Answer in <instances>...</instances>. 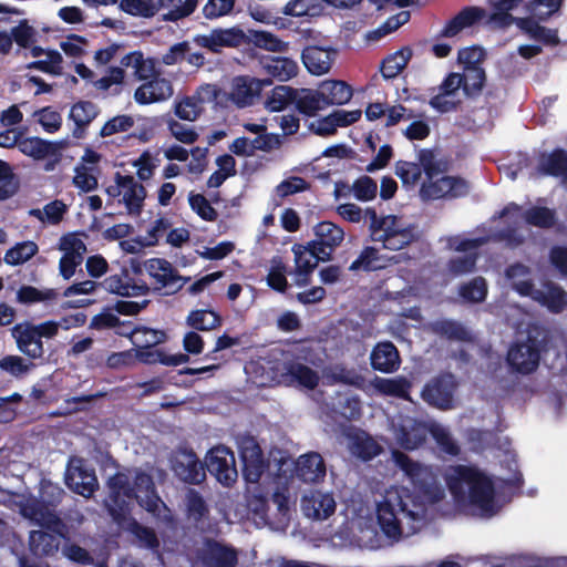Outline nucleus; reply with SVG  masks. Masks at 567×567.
I'll return each mask as SVG.
<instances>
[{
  "mask_svg": "<svg viewBox=\"0 0 567 567\" xmlns=\"http://www.w3.org/2000/svg\"><path fill=\"white\" fill-rule=\"evenodd\" d=\"M535 301L553 313H560L567 308V292L559 285L547 281L544 289L537 292Z\"/></svg>",
  "mask_w": 567,
  "mask_h": 567,
  "instance_id": "36",
  "label": "nucleus"
},
{
  "mask_svg": "<svg viewBox=\"0 0 567 567\" xmlns=\"http://www.w3.org/2000/svg\"><path fill=\"white\" fill-rule=\"evenodd\" d=\"M64 483L69 489L85 498H90L99 489V481L94 468L87 466L81 457H71L68 462Z\"/></svg>",
  "mask_w": 567,
  "mask_h": 567,
  "instance_id": "8",
  "label": "nucleus"
},
{
  "mask_svg": "<svg viewBox=\"0 0 567 567\" xmlns=\"http://www.w3.org/2000/svg\"><path fill=\"white\" fill-rule=\"evenodd\" d=\"M174 475L188 485H199L206 480L205 464L192 449H178L171 458Z\"/></svg>",
  "mask_w": 567,
  "mask_h": 567,
  "instance_id": "13",
  "label": "nucleus"
},
{
  "mask_svg": "<svg viewBox=\"0 0 567 567\" xmlns=\"http://www.w3.org/2000/svg\"><path fill=\"white\" fill-rule=\"evenodd\" d=\"M284 375L291 382H296L309 390H313L319 383V375L315 370L296 361H290L285 364Z\"/></svg>",
  "mask_w": 567,
  "mask_h": 567,
  "instance_id": "38",
  "label": "nucleus"
},
{
  "mask_svg": "<svg viewBox=\"0 0 567 567\" xmlns=\"http://www.w3.org/2000/svg\"><path fill=\"white\" fill-rule=\"evenodd\" d=\"M188 203L190 208L206 221H215L218 218L217 210L202 194H189Z\"/></svg>",
  "mask_w": 567,
  "mask_h": 567,
  "instance_id": "64",
  "label": "nucleus"
},
{
  "mask_svg": "<svg viewBox=\"0 0 567 567\" xmlns=\"http://www.w3.org/2000/svg\"><path fill=\"white\" fill-rule=\"evenodd\" d=\"M540 361V346L536 338L527 336L523 342H516L507 351L506 362L511 371L530 374L537 370Z\"/></svg>",
  "mask_w": 567,
  "mask_h": 567,
  "instance_id": "9",
  "label": "nucleus"
},
{
  "mask_svg": "<svg viewBox=\"0 0 567 567\" xmlns=\"http://www.w3.org/2000/svg\"><path fill=\"white\" fill-rule=\"evenodd\" d=\"M391 455L395 465L410 480L417 497L422 498L423 502L434 504L444 497V491L441 488L437 476L431 466L412 460L399 450H393Z\"/></svg>",
  "mask_w": 567,
  "mask_h": 567,
  "instance_id": "3",
  "label": "nucleus"
},
{
  "mask_svg": "<svg viewBox=\"0 0 567 567\" xmlns=\"http://www.w3.org/2000/svg\"><path fill=\"white\" fill-rule=\"evenodd\" d=\"M352 192L358 200L370 202L377 197L378 185L372 177L363 175L353 182Z\"/></svg>",
  "mask_w": 567,
  "mask_h": 567,
  "instance_id": "61",
  "label": "nucleus"
},
{
  "mask_svg": "<svg viewBox=\"0 0 567 567\" xmlns=\"http://www.w3.org/2000/svg\"><path fill=\"white\" fill-rule=\"evenodd\" d=\"M370 364L373 370L382 373L398 371L401 364L398 348L391 341L378 342L370 353Z\"/></svg>",
  "mask_w": 567,
  "mask_h": 567,
  "instance_id": "22",
  "label": "nucleus"
},
{
  "mask_svg": "<svg viewBox=\"0 0 567 567\" xmlns=\"http://www.w3.org/2000/svg\"><path fill=\"white\" fill-rule=\"evenodd\" d=\"M193 43L212 54H221L224 49H238L250 44V37L239 27L214 28L208 33L196 34Z\"/></svg>",
  "mask_w": 567,
  "mask_h": 567,
  "instance_id": "6",
  "label": "nucleus"
},
{
  "mask_svg": "<svg viewBox=\"0 0 567 567\" xmlns=\"http://www.w3.org/2000/svg\"><path fill=\"white\" fill-rule=\"evenodd\" d=\"M398 506L399 511L390 501L385 499L379 503L377 507L378 525L383 535L393 542L400 540L403 533L399 514L414 523L421 520L424 513L422 504L412 501V507H409L408 501L402 496L398 498Z\"/></svg>",
  "mask_w": 567,
  "mask_h": 567,
  "instance_id": "4",
  "label": "nucleus"
},
{
  "mask_svg": "<svg viewBox=\"0 0 567 567\" xmlns=\"http://www.w3.org/2000/svg\"><path fill=\"white\" fill-rule=\"evenodd\" d=\"M298 89L288 85L275 86L268 95L265 105L271 112H279L295 103Z\"/></svg>",
  "mask_w": 567,
  "mask_h": 567,
  "instance_id": "49",
  "label": "nucleus"
},
{
  "mask_svg": "<svg viewBox=\"0 0 567 567\" xmlns=\"http://www.w3.org/2000/svg\"><path fill=\"white\" fill-rule=\"evenodd\" d=\"M530 176L536 178L550 176L567 183V151L556 147L551 152H538Z\"/></svg>",
  "mask_w": 567,
  "mask_h": 567,
  "instance_id": "14",
  "label": "nucleus"
},
{
  "mask_svg": "<svg viewBox=\"0 0 567 567\" xmlns=\"http://www.w3.org/2000/svg\"><path fill=\"white\" fill-rule=\"evenodd\" d=\"M427 439V429L422 423H414L411 427L402 426L398 442L404 450L412 451L422 446Z\"/></svg>",
  "mask_w": 567,
  "mask_h": 567,
  "instance_id": "45",
  "label": "nucleus"
},
{
  "mask_svg": "<svg viewBox=\"0 0 567 567\" xmlns=\"http://www.w3.org/2000/svg\"><path fill=\"white\" fill-rule=\"evenodd\" d=\"M145 269L153 279L155 290H165L163 295H173L178 292L183 286L190 279L183 277L177 269L164 258H151L145 261Z\"/></svg>",
  "mask_w": 567,
  "mask_h": 567,
  "instance_id": "10",
  "label": "nucleus"
},
{
  "mask_svg": "<svg viewBox=\"0 0 567 567\" xmlns=\"http://www.w3.org/2000/svg\"><path fill=\"white\" fill-rule=\"evenodd\" d=\"M486 17V10L481 7H465L450 19L440 32L442 38H453L466 28H471Z\"/></svg>",
  "mask_w": 567,
  "mask_h": 567,
  "instance_id": "24",
  "label": "nucleus"
},
{
  "mask_svg": "<svg viewBox=\"0 0 567 567\" xmlns=\"http://www.w3.org/2000/svg\"><path fill=\"white\" fill-rule=\"evenodd\" d=\"M517 27L529 38L543 43L544 45L556 47L560 43L556 29H549L540 25L533 17L519 18Z\"/></svg>",
  "mask_w": 567,
  "mask_h": 567,
  "instance_id": "34",
  "label": "nucleus"
},
{
  "mask_svg": "<svg viewBox=\"0 0 567 567\" xmlns=\"http://www.w3.org/2000/svg\"><path fill=\"white\" fill-rule=\"evenodd\" d=\"M91 167L84 164L78 165L74 169L75 175L73 177V184L81 192L90 193L97 188V177L92 173Z\"/></svg>",
  "mask_w": 567,
  "mask_h": 567,
  "instance_id": "63",
  "label": "nucleus"
},
{
  "mask_svg": "<svg viewBox=\"0 0 567 567\" xmlns=\"http://www.w3.org/2000/svg\"><path fill=\"white\" fill-rule=\"evenodd\" d=\"M206 567H236L238 564L237 550L214 538H206L200 555Z\"/></svg>",
  "mask_w": 567,
  "mask_h": 567,
  "instance_id": "18",
  "label": "nucleus"
},
{
  "mask_svg": "<svg viewBox=\"0 0 567 567\" xmlns=\"http://www.w3.org/2000/svg\"><path fill=\"white\" fill-rule=\"evenodd\" d=\"M458 295L467 302H483L487 297V284L483 277H475L468 282L461 285Z\"/></svg>",
  "mask_w": 567,
  "mask_h": 567,
  "instance_id": "54",
  "label": "nucleus"
},
{
  "mask_svg": "<svg viewBox=\"0 0 567 567\" xmlns=\"http://www.w3.org/2000/svg\"><path fill=\"white\" fill-rule=\"evenodd\" d=\"M389 258L381 255L379 249L372 246L364 247L360 255L349 266L352 272H373L388 267Z\"/></svg>",
  "mask_w": 567,
  "mask_h": 567,
  "instance_id": "35",
  "label": "nucleus"
},
{
  "mask_svg": "<svg viewBox=\"0 0 567 567\" xmlns=\"http://www.w3.org/2000/svg\"><path fill=\"white\" fill-rule=\"evenodd\" d=\"M431 331L442 339L458 342H473L472 331L462 322L453 319H439L430 324Z\"/></svg>",
  "mask_w": 567,
  "mask_h": 567,
  "instance_id": "29",
  "label": "nucleus"
},
{
  "mask_svg": "<svg viewBox=\"0 0 567 567\" xmlns=\"http://www.w3.org/2000/svg\"><path fill=\"white\" fill-rule=\"evenodd\" d=\"M59 329L60 323L54 320L41 323L24 320L16 323L10 331L20 353L31 361L43 363L45 349L42 339H53L59 333Z\"/></svg>",
  "mask_w": 567,
  "mask_h": 567,
  "instance_id": "2",
  "label": "nucleus"
},
{
  "mask_svg": "<svg viewBox=\"0 0 567 567\" xmlns=\"http://www.w3.org/2000/svg\"><path fill=\"white\" fill-rule=\"evenodd\" d=\"M60 249L64 250V254L59 261V271L69 280L74 276L76 267L82 264L86 246L80 238L66 235L61 238Z\"/></svg>",
  "mask_w": 567,
  "mask_h": 567,
  "instance_id": "17",
  "label": "nucleus"
},
{
  "mask_svg": "<svg viewBox=\"0 0 567 567\" xmlns=\"http://www.w3.org/2000/svg\"><path fill=\"white\" fill-rule=\"evenodd\" d=\"M27 511L32 520L48 530L59 532L63 527V522L54 508L44 503L33 502L27 507Z\"/></svg>",
  "mask_w": 567,
  "mask_h": 567,
  "instance_id": "37",
  "label": "nucleus"
},
{
  "mask_svg": "<svg viewBox=\"0 0 567 567\" xmlns=\"http://www.w3.org/2000/svg\"><path fill=\"white\" fill-rule=\"evenodd\" d=\"M173 92L172 82L157 74L135 90L134 99L138 104L145 105L168 100Z\"/></svg>",
  "mask_w": 567,
  "mask_h": 567,
  "instance_id": "20",
  "label": "nucleus"
},
{
  "mask_svg": "<svg viewBox=\"0 0 567 567\" xmlns=\"http://www.w3.org/2000/svg\"><path fill=\"white\" fill-rule=\"evenodd\" d=\"M250 43L271 52H285L288 48V43L267 31H255Z\"/></svg>",
  "mask_w": 567,
  "mask_h": 567,
  "instance_id": "59",
  "label": "nucleus"
},
{
  "mask_svg": "<svg viewBox=\"0 0 567 567\" xmlns=\"http://www.w3.org/2000/svg\"><path fill=\"white\" fill-rule=\"evenodd\" d=\"M101 285L106 291L122 297L146 295L150 290L145 282L136 284L126 268H122L120 274L109 276Z\"/></svg>",
  "mask_w": 567,
  "mask_h": 567,
  "instance_id": "21",
  "label": "nucleus"
},
{
  "mask_svg": "<svg viewBox=\"0 0 567 567\" xmlns=\"http://www.w3.org/2000/svg\"><path fill=\"white\" fill-rule=\"evenodd\" d=\"M237 447L245 481L258 483L268 466L259 443L254 436L244 434L237 439Z\"/></svg>",
  "mask_w": 567,
  "mask_h": 567,
  "instance_id": "7",
  "label": "nucleus"
},
{
  "mask_svg": "<svg viewBox=\"0 0 567 567\" xmlns=\"http://www.w3.org/2000/svg\"><path fill=\"white\" fill-rule=\"evenodd\" d=\"M326 109L332 105H343L348 103L352 95V87L340 80L323 81L318 89Z\"/></svg>",
  "mask_w": 567,
  "mask_h": 567,
  "instance_id": "32",
  "label": "nucleus"
},
{
  "mask_svg": "<svg viewBox=\"0 0 567 567\" xmlns=\"http://www.w3.org/2000/svg\"><path fill=\"white\" fill-rule=\"evenodd\" d=\"M313 230L316 239L309 241L310 247L321 254L322 261H329L336 248L343 241L344 230L329 220L318 223Z\"/></svg>",
  "mask_w": 567,
  "mask_h": 567,
  "instance_id": "15",
  "label": "nucleus"
},
{
  "mask_svg": "<svg viewBox=\"0 0 567 567\" xmlns=\"http://www.w3.org/2000/svg\"><path fill=\"white\" fill-rule=\"evenodd\" d=\"M99 109L91 101H79L74 103L70 111V118L75 127L72 132L75 138H83L86 134V127L97 116Z\"/></svg>",
  "mask_w": 567,
  "mask_h": 567,
  "instance_id": "33",
  "label": "nucleus"
},
{
  "mask_svg": "<svg viewBox=\"0 0 567 567\" xmlns=\"http://www.w3.org/2000/svg\"><path fill=\"white\" fill-rule=\"evenodd\" d=\"M205 470L213 475L221 485L231 486L238 477L234 452L225 446L212 447L206 455Z\"/></svg>",
  "mask_w": 567,
  "mask_h": 567,
  "instance_id": "12",
  "label": "nucleus"
},
{
  "mask_svg": "<svg viewBox=\"0 0 567 567\" xmlns=\"http://www.w3.org/2000/svg\"><path fill=\"white\" fill-rule=\"evenodd\" d=\"M165 6V0H121L120 9L125 13L134 17L152 18L154 17L159 7Z\"/></svg>",
  "mask_w": 567,
  "mask_h": 567,
  "instance_id": "47",
  "label": "nucleus"
},
{
  "mask_svg": "<svg viewBox=\"0 0 567 567\" xmlns=\"http://www.w3.org/2000/svg\"><path fill=\"white\" fill-rule=\"evenodd\" d=\"M377 239L382 243L384 249L400 250L410 245L415 239V236L410 228L401 229L396 225H391Z\"/></svg>",
  "mask_w": 567,
  "mask_h": 567,
  "instance_id": "40",
  "label": "nucleus"
},
{
  "mask_svg": "<svg viewBox=\"0 0 567 567\" xmlns=\"http://www.w3.org/2000/svg\"><path fill=\"white\" fill-rule=\"evenodd\" d=\"M38 250L39 247L34 241L27 240L17 243L13 247L7 250L3 259L11 266L22 265L37 255Z\"/></svg>",
  "mask_w": 567,
  "mask_h": 567,
  "instance_id": "52",
  "label": "nucleus"
},
{
  "mask_svg": "<svg viewBox=\"0 0 567 567\" xmlns=\"http://www.w3.org/2000/svg\"><path fill=\"white\" fill-rule=\"evenodd\" d=\"M323 11L321 0H290L282 13L291 17H319Z\"/></svg>",
  "mask_w": 567,
  "mask_h": 567,
  "instance_id": "50",
  "label": "nucleus"
},
{
  "mask_svg": "<svg viewBox=\"0 0 567 567\" xmlns=\"http://www.w3.org/2000/svg\"><path fill=\"white\" fill-rule=\"evenodd\" d=\"M166 334L164 331L155 330L152 328L140 327L133 337L132 343L136 349L156 347L164 342Z\"/></svg>",
  "mask_w": 567,
  "mask_h": 567,
  "instance_id": "60",
  "label": "nucleus"
},
{
  "mask_svg": "<svg viewBox=\"0 0 567 567\" xmlns=\"http://www.w3.org/2000/svg\"><path fill=\"white\" fill-rule=\"evenodd\" d=\"M63 534L59 532L48 533L32 530L29 536L30 551L37 557L54 556L60 548V538Z\"/></svg>",
  "mask_w": 567,
  "mask_h": 567,
  "instance_id": "28",
  "label": "nucleus"
},
{
  "mask_svg": "<svg viewBox=\"0 0 567 567\" xmlns=\"http://www.w3.org/2000/svg\"><path fill=\"white\" fill-rule=\"evenodd\" d=\"M460 89H462L461 74L451 72L445 76L441 85L437 87L439 93L430 99L429 104L440 113L456 111L460 101H450L446 100V96L455 94Z\"/></svg>",
  "mask_w": 567,
  "mask_h": 567,
  "instance_id": "23",
  "label": "nucleus"
},
{
  "mask_svg": "<svg viewBox=\"0 0 567 567\" xmlns=\"http://www.w3.org/2000/svg\"><path fill=\"white\" fill-rule=\"evenodd\" d=\"M118 183L120 186H123V203L127 212L132 215H140L146 197L145 187L132 175H118Z\"/></svg>",
  "mask_w": 567,
  "mask_h": 567,
  "instance_id": "27",
  "label": "nucleus"
},
{
  "mask_svg": "<svg viewBox=\"0 0 567 567\" xmlns=\"http://www.w3.org/2000/svg\"><path fill=\"white\" fill-rule=\"evenodd\" d=\"M13 41L22 49H29L37 41V31L23 19L11 29Z\"/></svg>",
  "mask_w": 567,
  "mask_h": 567,
  "instance_id": "62",
  "label": "nucleus"
},
{
  "mask_svg": "<svg viewBox=\"0 0 567 567\" xmlns=\"http://www.w3.org/2000/svg\"><path fill=\"white\" fill-rule=\"evenodd\" d=\"M132 488H134L132 498H135L140 506L153 514L159 509V505L163 504V502L157 494L151 474L144 471H137L133 480Z\"/></svg>",
  "mask_w": 567,
  "mask_h": 567,
  "instance_id": "19",
  "label": "nucleus"
},
{
  "mask_svg": "<svg viewBox=\"0 0 567 567\" xmlns=\"http://www.w3.org/2000/svg\"><path fill=\"white\" fill-rule=\"evenodd\" d=\"M221 317L210 309H197L189 312L186 323L198 331H209L221 326Z\"/></svg>",
  "mask_w": 567,
  "mask_h": 567,
  "instance_id": "43",
  "label": "nucleus"
},
{
  "mask_svg": "<svg viewBox=\"0 0 567 567\" xmlns=\"http://www.w3.org/2000/svg\"><path fill=\"white\" fill-rule=\"evenodd\" d=\"M61 143L45 141L40 137H24L18 143L19 151L34 159H43L49 156H54L59 161L61 154Z\"/></svg>",
  "mask_w": 567,
  "mask_h": 567,
  "instance_id": "30",
  "label": "nucleus"
},
{
  "mask_svg": "<svg viewBox=\"0 0 567 567\" xmlns=\"http://www.w3.org/2000/svg\"><path fill=\"white\" fill-rule=\"evenodd\" d=\"M336 54L334 49L309 45L303 49L301 59L311 74L322 75L331 69Z\"/></svg>",
  "mask_w": 567,
  "mask_h": 567,
  "instance_id": "25",
  "label": "nucleus"
},
{
  "mask_svg": "<svg viewBox=\"0 0 567 567\" xmlns=\"http://www.w3.org/2000/svg\"><path fill=\"white\" fill-rule=\"evenodd\" d=\"M291 249L295 255V269L313 271L319 261H322L321 254L310 247V243L306 245L295 244Z\"/></svg>",
  "mask_w": 567,
  "mask_h": 567,
  "instance_id": "48",
  "label": "nucleus"
},
{
  "mask_svg": "<svg viewBox=\"0 0 567 567\" xmlns=\"http://www.w3.org/2000/svg\"><path fill=\"white\" fill-rule=\"evenodd\" d=\"M455 498H463L467 492L468 503L483 512H493L495 488L493 481L478 467L455 465L446 480Z\"/></svg>",
  "mask_w": 567,
  "mask_h": 567,
  "instance_id": "1",
  "label": "nucleus"
},
{
  "mask_svg": "<svg viewBox=\"0 0 567 567\" xmlns=\"http://www.w3.org/2000/svg\"><path fill=\"white\" fill-rule=\"evenodd\" d=\"M470 192L467 181L460 176H436L435 178L426 179L420 187V197L424 202L435 200L441 198H457L464 197Z\"/></svg>",
  "mask_w": 567,
  "mask_h": 567,
  "instance_id": "11",
  "label": "nucleus"
},
{
  "mask_svg": "<svg viewBox=\"0 0 567 567\" xmlns=\"http://www.w3.org/2000/svg\"><path fill=\"white\" fill-rule=\"evenodd\" d=\"M458 381L451 372H441L430 379L421 391L422 400L441 411L452 410L456 405L455 393Z\"/></svg>",
  "mask_w": 567,
  "mask_h": 567,
  "instance_id": "5",
  "label": "nucleus"
},
{
  "mask_svg": "<svg viewBox=\"0 0 567 567\" xmlns=\"http://www.w3.org/2000/svg\"><path fill=\"white\" fill-rule=\"evenodd\" d=\"M107 487L110 489V496L114 503H117V499L121 496L132 499L134 488H132V484L126 474L117 472L110 476L107 480Z\"/></svg>",
  "mask_w": 567,
  "mask_h": 567,
  "instance_id": "58",
  "label": "nucleus"
},
{
  "mask_svg": "<svg viewBox=\"0 0 567 567\" xmlns=\"http://www.w3.org/2000/svg\"><path fill=\"white\" fill-rule=\"evenodd\" d=\"M413 55L410 47H403L383 59L381 63L382 76L386 80L396 78L406 66Z\"/></svg>",
  "mask_w": 567,
  "mask_h": 567,
  "instance_id": "41",
  "label": "nucleus"
},
{
  "mask_svg": "<svg viewBox=\"0 0 567 567\" xmlns=\"http://www.w3.org/2000/svg\"><path fill=\"white\" fill-rule=\"evenodd\" d=\"M186 515L195 524L204 522L209 516V507L203 495L188 488L185 494Z\"/></svg>",
  "mask_w": 567,
  "mask_h": 567,
  "instance_id": "44",
  "label": "nucleus"
},
{
  "mask_svg": "<svg viewBox=\"0 0 567 567\" xmlns=\"http://www.w3.org/2000/svg\"><path fill=\"white\" fill-rule=\"evenodd\" d=\"M303 514L313 519H327L336 511V501L328 493L313 492L301 499Z\"/></svg>",
  "mask_w": 567,
  "mask_h": 567,
  "instance_id": "26",
  "label": "nucleus"
},
{
  "mask_svg": "<svg viewBox=\"0 0 567 567\" xmlns=\"http://www.w3.org/2000/svg\"><path fill=\"white\" fill-rule=\"evenodd\" d=\"M524 220L532 226L539 228H551L555 225V213L547 207L534 206L523 214Z\"/></svg>",
  "mask_w": 567,
  "mask_h": 567,
  "instance_id": "57",
  "label": "nucleus"
},
{
  "mask_svg": "<svg viewBox=\"0 0 567 567\" xmlns=\"http://www.w3.org/2000/svg\"><path fill=\"white\" fill-rule=\"evenodd\" d=\"M272 84L271 79H256L249 75L234 78L230 91V100L239 107L250 106L265 86Z\"/></svg>",
  "mask_w": 567,
  "mask_h": 567,
  "instance_id": "16",
  "label": "nucleus"
},
{
  "mask_svg": "<svg viewBox=\"0 0 567 567\" xmlns=\"http://www.w3.org/2000/svg\"><path fill=\"white\" fill-rule=\"evenodd\" d=\"M37 367V361L27 358L9 354L0 359V369L10 375L20 379L30 373Z\"/></svg>",
  "mask_w": 567,
  "mask_h": 567,
  "instance_id": "51",
  "label": "nucleus"
},
{
  "mask_svg": "<svg viewBox=\"0 0 567 567\" xmlns=\"http://www.w3.org/2000/svg\"><path fill=\"white\" fill-rule=\"evenodd\" d=\"M293 105L298 113L308 117L326 109L318 89H298Z\"/></svg>",
  "mask_w": 567,
  "mask_h": 567,
  "instance_id": "39",
  "label": "nucleus"
},
{
  "mask_svg": "<svg viewBox=\"0 0 567 567\" xmlns=\"http://www.w3.org/2000/svg\"><path fill=\"white\" fill-rule=\"evenodd\" d=\"M296 472L303 482L315 483L324 477L326 464L319 453L310 452L299 456L296 463Z\"/></svg>",
  "mask_w": 567,
  "mask_h": 567,
  "instance_id": "31",
  "label": "nucleus"
},
{
  "mask_svg": "<svg viewBox=\"0 0 567 567\" xmlns=\"http://www.w3.org/2000/svg\"><path fill=\"white\" fill-rule=\"evenodd\" d=\"M462 90L467 97H476L481 94L486 75L482 66H464Z\"/></svg>",
  "mask_w": 567,
  "mask_h": 567,
  "instance_id": "46",
  "label": "nucleus"
},
{
  "mask_svg": "<svg viewBox=\"0 0 567 567\" xmlns=\"http://www.w3.org/2000/svg\"><path fill=\"white\" fill-rule=\"evenodd\" d=\"M56 297L58 292L54 289L40 290L27 285L21 286L17 291V301L22 305L54 300Z\"/></svg>",
  "mask_w": 567,
  "mask_h": 567,
  "instance_id": "56",
  "label": "nucleus"
},
{
  "mask_svg": "<svg viewBox=\"0 0 567 567\" xmlns=\"http://www.w3.org/2000/svg\"><path fill=\"white\" fill-rule=\"evenodd\" d=\"M287 267L282 261V258L275 256L271 259V267L267 275V285L275 291L286 292L288 288V281L286 278Z\"/></svg>",
  "mask_w": 567,
  "mask_h": 567,
  "instance_id": "55",
  "label": "nucleus"
},
{
  "mask_svg": "<svg viewBox=\"0 0 567 567\" xmlns=\"http://www.w3.org/2000/svg\"><path fill=\"white\" fill-rule=\"evenodd\" d=\"M375 388L384 395L396 396L403 400L410 399L411 382L405 378L378 379Z\"/></svg>",
  "mask_w": 567,
  "mask_h": 567,
  "instance_id": "53",
  "label": "nucleus"
},
{
  "mask_svg": "<svg viewBox=\"0 0 567 567\" xmlns=\"http://www.w3.org/2000/svg\"><path fill=\"white\" fill-rule=\"evenodd\" d=\"M266 72L279 81H288L298 72V64L289 58L269 56L264 61Z\"/></svg>",
  "mask_w": 567,
  "mask_h": 567,
  "instance_id": "42",
  "label": "nucleus"
}]
</instances>
